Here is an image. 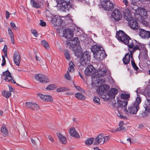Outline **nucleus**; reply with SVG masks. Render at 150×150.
Returning <instances> with one entry per match:
<instances>
[{
  "label": "nucleus",
  "instance_id": "obj_43",
  "mask_svg": "<svg viewBox=\"0 0 150 150\" xmlns=\"http://www.w3.org/2000/svg\"><path fill=\"white\" fill-rule=\"evenodd\" d=\"M64 77L68 80H71V77L69 75V73L68 71H67V73L65 75Z\"/></svg>",
  "mask_w": 150,
  "mask_h": 150
},
{
  "label": "nucleus",
  "instance_id": "obj_54",
  "mask_svg": "<svg viewBox=\"0 0 150 150\" xmlns=\"http://www.w3.org/2000/svg\"><path fill=\"white\" fill-rule=\"evenodd\" d=\"M119 115H117L118 117H120L121 118H123L124 119H126V117L125 116H123L121 114L119 113Z\"/></svg>",
  "mask_w": 150,
  "mask_h": 150
},
{
  "label": "nucleus",
  "instance_id": "obj_48",
  "mask_svg": "<svg viewBox=\"0 0 150 150\" xmlns=\"http://www.w3.org/2000/svg\"><path fill=\"white\" fill-rule=\"evenodd\" d=\"M2 63H1V65L2 66H4L6 64V61L5 60V57L4 55H3L2 56Z\"/></svg>",
  "mask_w": 150,
  "mask_h": 150
},
{
  "label": "nucleus",
  "instance_id": "obj_24",
  "mask_svg": "<svg viewBox=\"0 0 150 150\" xmlns=\"http://www.w3.org/2000/svg\"><path fill=\"white\" fill-rule=\"evenodd\" d=\"M103 134H99L95 139V141L96 144L103 143Z\"/></svg>",
  "mask_w": 150,
  "mask_h": 150
},
{
  "label": "nucleus",
  "instance_id": "obj_2",
  "mask_svg": "<svg viewBox=\"0 0 150 150\" xmlns=\"http://www.w3.org/2000/svg\"><path fill=\"white\" fill-rule=\"evenodd\" d=\"M106 72L104 69H100L97 72H95L92 76V82L95 85L98 86L99 84H102L104 83V79L100 77L103 76L106 74Z\"/></svg>",
  "mask_w": 150,
  "mask_h": 150
},
{
  "label": "nucleus",
  "instance_id": "obj_20",
  "mask_svg": "<svg viewBox=\"0 0 150 150\" xmlns=\"http://www.w3.org/2000/svg\"><path fill=\"white\" fill-rule=\"evenodd\" d=\"M13 60L16 65L19 66L21 61V57L19 53L17 52H15L14 53Z\"/></svg>",
  "mask_w": 150,
  "mask_h": 150
},
{
  "label": "nucleus",
  "instance_id": "obj_8",
  "mask_svg": "<svg viewBox=\"0 0 150 150\" xmlns=\"http://www.w3.org/2000/svg\"><path fill=\"white\" fill-rule=\"evenodd\" d=\"M90 60V55L86 52H84L82 54L80 59V64L83 66H86L89 64Z\"/></svg>",
  "mask_w": 150,
  "mask_h": 150
},
{
  "label": "nucleus",
  "instance_id": "obj_10",
  "mask_svg": "<svg viewBox=\"0 0 150 150\" xmlns=\"http://www.w3.org/2000/svg\"><path fill=\"white\" fill-rule=\"evenodd\" d=\"M34 78L36 81L41 83H46L49 82L47 76L41 74H35Z\"/></svg>",
  "mask_w": 150,
  "mask_h": 150
},
{
  "label": "nucleus",
  "instance_id": "obj_39",
  "mask_svg": "<svg viewBox=\"0 0 150 150\" xmlns=\"http://www.w3.org/2000/svg\"><path fill=\"white\" fill-rule=\"evenodd\" d=\"M41 44L43 46L47 49H48L49 48V44L45 40H43L41 42Z\"/></svg>",
  "mask_w": 150,
  "mask_h": 150
},
{
  "label": "nucleus",
  "instance_id": "obj_7",
  "mask_svg": "<svg viewBox=\"0 0 150 150\" xmlns=\"http://www.w3.org/2000/svg\"><path fill=\"white\" fill-rule=\"evenodd\" d=\"M101 6L103 10L110 11L113 10V3L110 0H101Z\"/></svg>",
  "mask_w": 150,
  "mask_h": 150
},
{
  "label": "nucleus",
  "instance_id": "obj_15",
  "mask_svg": "<svg viewBox=\"0 0 150 150\" xmlns=\"http://www.w3.org/2000/svg\"><path fill=\"white\" fill-rule=\"evenodd\" d=\"M63 36L67 39H70L73 36V33L70 29H65L63 31Z\"/></svg>",
  "mask_w": 150,
  "mask_h": 150
},
{
  "label": "nucleus",
  "instance_id": "obj_21",
  "mask_svg": "<svg viewBox=\"0 0 150 150\" xmlns=\"http://www.w3.org/2000/svg\"><path fill=\"white\" fill-rule=\"evenodd\" d=\"M127 102L128 101L118 100L117 102L118 107L121 108V109H123L125 111L127 105Z\"/></svg>",
  "mask_w": 150,
  "mask_h": 150
},
{
  "label": "nucleus",
  "instance_id": "obj_29",
  "mask_svg": "<svg viewBox=\"0 0 150 150\" xmlns=\"http://www.w3.org/2000/svg\"><path fill=\"white\" fill-rule=\"evenodd\" d=\"M2 95L6 98H8L11 96V93L10 91L5 90L2 91Z\"/></svg>",
  "mask_w": 150,
  "mask_h": 150
},
{
  "label": "nucleus",
  "instance_id": "obj_14",
  "mask_svg": "<svg viewBox=\"0 0 150 150\" xmlns=\"http://www.w3.org/2000/svg\"><path fill=\"white\" fill-rule=\"evenodd\" d=\"M25 105L27 108L34 111H37L39 109V105L34 103L26 102L25 103Z\"/></svg>",
  "mask_w": 150,
  "mask_h": 150
},
{
  "label": "nucleus",
  "instance_id": "obj_36",
  "mask_svg": "<svg viewBox=\"0 0 150 150\" xmlns=\"http://www.w3.org/2000/svg\"><path fill=\"white\" fill-rule=\"evenodd\" d=\"M64 54L66 58L68 60L70 59V56L69 52L67 50H65L64 51Z\"/></svg>",
  "mask_w": 150,
  "mask_h": 150
},
{
  "label": "nucleus",
  "instance_id": "obj_5",
  "mask_svg": "<svg viewBox=\"0 0 150 150\" xmlns=\"http://www.w3.org/2000/svg\"><path fill=\"white\" fill-rule=\"evenodd\" d=\"M139 48H140L139 46L138 45H136V46H135L132 50H131L130 49H128V50L130 54H126L125 55V57L123 58L122 59L123 61L125 64H127L129 63L130 57L131 59V60H134L133 57V53L136 50H139Z\"/></svg>",
  "mask_w": 150,
  "mask_h": 150
},
{
  "label": "nucleus",
  "instance_id": "obj_58",
  "mask_svg": "<svg viewBox=\"0 0 150 150\" xmlns=\"http://www.w3.org/2000/svg\"><path fill=\"white\" fill-rule=\"evenodd\" d=\"M6 18L8 19L9 18V16H10V13H9V12L7 11H6Z\"/></svg>",
  "mask_w": 150,
  "mask_h": 150
},
{
  "label": "nucleus",
  "instance_id": "obj_25",
  "mask_svg": "<svg viewBox=\"0 0 150 150\" xmlns=\"http://www.w3.org/2000/svg\"><path fill=\"white\" fill-rule=\"evenodd\" d=\"M144 107L146 111L150 113V99H147L145 101Z\"/></svg>",
  "mask_w": 150,
  "mask_h": 150
},
{
  "label": "nucleus",
  "instance_id": "obj_17",
  "mask_svg": "<svg viewBox=\"0 0 150 150\" xmlns=\"http://www.w3.org/2000/svg\"><path fill=\"white\" fill-rule=\"evenodd\" d=\"M139 35L142 38L148 39L150 37V31H146L143 29H140Z\"/></svg>",
  "mask_w": 150,
  "mask_h": 150
},
{
  "label": "nucleus",
  "instance_id": "obj_6",
  "mask_svg": "<svg viewBox=\"0 0 150 150\" xmlns=\"http://www.w3.org/2000/svg\"><path fill=\"white\" fill-rule=\"evenodd\" d=\"M91 51L94 54L97 53L96 54L98 56V58H103L107 56L105 54V51L101 50L100 46L97 45H95L92 46L91 49Z\"/></svg>",
  "mask_w": 150,
  "mask_h": 150
},
{
  "label": "nucleus",
  "instance_id": "obj_62",
  "mask_svg": "<svg viewBox=\"0 0 150 150\" xmlns=\"http://www.w3.org/2000/svg\"><path fill=\"white\" fill-rule=\"evenodd\" d=\"M143 125L142 124L139 125L138 127V128L140 129L143 128Z\"/></svg>",
  "mask_w": 150,
  "mask_h": 150
},
{
  "label": "nucleus",
  "instance_id": "obj_30",
  "mask_svg": "<svg viewBox=\"0 0 150 150\" xmlns=\"http://www.w3.org/2000/svg\"><path fill=\"white\" fill-rule=\"evenodd\" d=\"M69 66V67L68 68V71L70 72H73L74 70V65L72 61L70 62Z\"/></svg>",
  "mask_w": 150,
  "mask_h": 150
},
{
  "label": "nucleus",
  "instance_id": "obj_34",
  "mask_svg": "<svg viewBox=\"0 0 150 150\" xmlns=\"http://www.w3.org/2000/svg\"><path fill=\"white\" fill-rule=\"evenodd\" d=\"M75 96L78 99L81 100H84L85 99V96L81 93H76L75 94Z\"/></svg>",
  "mask_w": 150,
  "mask_h": 150
},
{
  "label": "nucleus",
  "instance_id": "obj_37",
  "mask_svg": "<svg viewBox=\"0 0 150 150\" xmlns=\"http://www.w3.org/2000/svg\"><path fill=\"white\" fill-rule=\"evenodd\" d=\"M124 122H120L119 123V126L120 127L118 128L117 129L118 131H119L120 130L125 131L126 130L124 127H122V126L123 125Z\"/></svg>",
  "mask_w": 150,
  "mask_h": 150
},
{
  "label": "nucleus",
  "instance_id": "obj_38",
  "mask_svg": "<svg viewBox=\"0 0 150 150\" xmlns=\"http://www.w3.org/2000/svg\"><path fill=\"white\" fill-rule=\"evenodd\" d=\"M67 46L69 48H74V45L72 42V41L69 40L66 42Z\"/></svg>",
  "mask_w": 150,
  "mask_h": 150
},
{
  "label": "nucleus",
  "instance_id": "obj_27",
  "mask_svg": "<svg viewBox=\"0 0 150 150\" xmlns=\"http://www.w3.org/2000/svg\"><path fill=\"white\" fill-rule=\"evenodd\" d=\"M30 4L32 7L36 8H40L41 6V5L37 1L34 0H30Z\"/></svg>",
  "mask_w": 150,
  "mask_h": 150
},
{
  "label": "nucleus",
  "instance_id": "obj_47",
  "mask_svg": "<svg viewBox=\"0 0 150 150\" xmlns=\"http://www.w3.org/2000/svg\"><path fill=\"white\" fill-rule=\"evenodd\" d=\"M8 33L10 37H12V36H14L13 33L11 28H9L8 29Z\"/></svg>",
  "mask_w": 150,
  "mask_h": 150
},
{
  "label": "nucleus",
  "instance_id": "obj_44",
  "mask_svg": "<svg viewBox=\"0 0 150 150\" xmlns=\"http://www.w3.org/2000/svg\"><path fill=\"white\" fill-rule=\"evenodd\" d=\"M10 25L11 28H13L15 30H17L18 29V28L16 27L15 23L14 22H11Z\"/></svg>",
  "mask_w": 150,
  "mask_h": 150
},
{
  "label": "nucleus",
  "instance_id": "obj_51",
  "mask_svg": "<svg viewBox=\"0 0 150 150\" xmlns=\"http://www.w3.org/2000/svg\"><path fill=\"white\" fill-rule=\"evenodd\" d=\"M110 137L109 136H107L106 137H103V143L105 142H107L109 139Z\"/></svg>",
  "mask_w": 150,
  "mask_h": 150
},
{
  "label": "nucleus",
  "instance_id": "obj_55",
  "mask_svg": "<svg viewBox=\"0 0 150 150\" xmlns=\"http://www.w3.org/2000/svg\"><path fill=\"white\" fill-rule=\"evenodd\" d=\"M48 138L52 142H53L54 141V140L52 137L50 135H49L48 136Z\"/></svg>",
  "mask_w": 150,
  "mask_h": 150
},
{
  "label": "nucleus",
  "instance_id": "obj_23",
  "mask_svg": "<svg viewBox=\"0 0 150 150\" xmlns=\"http://www.w3.org/2000/svg\"><path fill=\"white\" fill-rule=\"evenodd\" d=\"M118 90L115 88H112L108 92V96L110 98H114L117 93Z\"/></svg>",
  "mask_w": 150,
  "mask_h": 150
},
{
  "label": "nucleus",
  "instance_id": "obj_33",
  "mask_svg": "<svg viewBox=\"0 0 150 150\" xmlns=\"http://www.w3.org/2000/svg\"><path fill=\"white\" fill-rule=\"evenodd\" d=\"M130 97V95L129 94H126L125 93H122L121 95V99L125 100V101H128V99Z\"/></svg>",
  "mask_w": 150,
  "mask_h": 150
},
{
  "label": "nucleus",
  "instance_id": "obj_3",
  "mask_svg": "<svg viewBox=\"0 0 150 150\" xmlns=\"http://www.w3.org/2000/svg\"><path fill=\"white\" fill-rule=\"evenodd\" d=\"M124 17L128 21L129 25L131 28L135 30L139 28V26L138 22L131 17V15L130 13L127 12L125 13Z\"/></svg>",
  "mask_w": 150,
  "mask_h": 150
},
{
  "label": "nucleus",
  "instance_id": "obj_16",
  "mask_svg": "<svg viewBox=\"0 0 150 150\" xmlns=\"http://www.w3.org/2000/svg\"><path fill=\"white\" fill-rule=\"evenodd\" d=\"M103 87L100 86L98 87L97 89V93L99 95L100 97L104 99L105 100L108 98H109L107 97V96L105 94L104 90Z\"/></svg>",
  "mask_w": 150,
  "mask_h": 150
},
{
  "label": "nucleus",
  "instance_id": "obj_45",
  "mask_svg": "<svg viewBox=\"0 0 150 150\" xmlns=\"http://www.w3.org/2000/svg\"><path fill=\"white\" fill-rule=\"evenodd\" d=\"M100 86L103 87L104 91L108 90L109 88V86L107 84L102 85Z\"/></svg>",
  "mask_w": 150,
  "mask_h": 150
},
{
  "label": "nucleus",
  "instance_id": "obj_18",
  "mask_svg": "<svg viewBox=\"0 0 150 150\" xmlns=\"http://www.w3.org/2000/svg\"><path fill=\"white\" fill-rule=\"evenodd\" d=\"M95 68L91 65L88 66L86 68L85 71V74L87 76L95 74Z\"/></svg>",
  "mask_w": 150,
  "mask_h": 150
},
{
  "label": "nucleus",
  "instance_id": "obj_42",
  "mask_svg": "<svg viewBox=\"0 0 150 150\" xmlns=\"http://www.w3.org/2000/svg\"><path fill=\"white\" fill-rule=\"evenodd\" d=\"M56 87V86L53 84H50L46 88V89L48 90H53Z\"/></svg>",
  "mask_w": 150,
  "mask_h": 150
},
{
  "label": "nucleus",
  "instance_id": "obj_28",
  "mask_svg": "<svg viewBox=\"0 0 150 150\" xmlns=\"http://www.w3.org/2000/svg\"><path fill=\"white\" fill-rule=\"evenodd\" d=\"M71 40L72 41V42L74 47L79 45V41L78 38H74L73 40Z\"/></svg>",
  "mask_w": 150,
  "mask_h": 150
},
{
  "label": "nucleus",
  "instance_id": "obj_13",
  "mask_svg": "<svg viewBox=\"0 0 150 150\" xmlns=\"http://www.w3.org/2000/svg\"><path fill=\"white\" fill-rule=\"evenodd\" d=\"M51 22L54 25L60 26L62 22L61 19L58 17L57 15H52Z\"/></svg>",
  "mask_w": 150,
  "mask_h": 150
},
{
  "label": "nucleus",
  "instance_id": "obj_64",
  "mask_svg": "<svg viewBox=\"0 0 150 150\" xmlns=\"http://www.w3.org/2000/svg\"><path fill=\"white\" fill-rule=\"evenodd\" d=\"M93 149L94 150H102L101 149H100L98 148V147H94Z\"/></svg>",
  "mask_w": 150,
  "mask_h": 150
},
{
  "label": "nucleus",
  "instance_id": "obj_40",
  "mask_svg": "<svg viewBox=\"0 0 150 150\" xmlns=\"http://www.w3.org/2000/svg\"><path fill=\"white\" fill-rule=\"evenodd\" d=\"M93 101L94 103L97 105H99L100 104V99L99 98L96 97H94L93 98Z\"/></svg>",
  "mask_w": 150,
  "mask_h": 150
},
{
  "label": "nucleus",
  "instance_id": "obj_63",
  "mask_svg": "<svg viewBox=\"0 0 150 150\" xmlns=\"http://www.w3.org/2000/svg\"><path fill=\"white\" fill-rule=\"evenodd\" d=\"M9 91H12L13 90V88L11 86H9Z\"/></svg>",
  "mask_w": 150,
  "mask_h": 150
},
{
  "label": "nucleus",
  "instance_id": "obj_22",
  "mask_svg": "<svg viewBox=\"0 0 150 150\" xmlns=\"http://www.w3.org/2000/svg\"><path fill=\"white\" fill-rule=\"evenodd\" d=\"M57 135L59 141L63 144H66L67 142V140L66 137L59 132L57 133Z\"/></svg>",
  "mask_w": 150,
  "mask_h": 150
},
{
  "label": "nucleus",
  "instance_id": "obj_26",
  "mask_svg": "<svg viewBox=\"0 0 150 150\" xmlns=\"http://www.w3.org/2000/svg\"><path fill=\"white\" fill-rule=\"evenodd\" d=\"M138 88L137 89L136 92L137 93V96L135 100L133 103L135 105H136L139 107V105L141 102L142 99L139 95L138 94Z\"/></svg>",
  "mask_w": 150,
  "mask_h": 150
},
{
  "label": "nucleus",
  "instance_id": "obj_9",
  "mask_svg": "<svg viewBox=\"0 0 150 150\" xmlns=\"http://www.w3.org/2000/svg\"><path fill=\"white\" fill-rule=\"evenodd\" d=\"M139 109V108L138 106L135 105L133 104L132 105L128 107V110L127 109L125 110V114H136L138 110Z\"/></svg>",
  "mask_w": 150,
  "mask_h": 150
},
{
  "label": "nucleus",
  "instance_id": "obj_53",
  "mask_svg": "<svg viewBox=\"0 0 150 150\" xmlns=\"http://www.w3.org/2000/svg\"><path fill=\"white\" fill-rule=\"evenodd\" d=\"M145 96L147 99H149V98H150V91L147 92Z\"/></svg>",
  "mask_w": 150,
  "mask_h": 150
},
{
  "label": "nucleus",
  "instance_id": "obj_31",
  "mask_svg": "<svg viewBox=\"0 0 150 150\" xmlns=\"http://www.w3.org/2000/svg\"><path fill=\"white\" fill-rule=\"evenodd\" d=\"M69 89L68 88L62 87L58 88L57 89V91L58 92H61L69 91Z\"/></svg>",
  "mask_w": 150,
  "mask_h": 150
},
{
  "label": "nucleus",
  "instance_id": "obj_57",
  "mask_svg": "<svg viewBox=\"0 0 150 150\" xmlns=\"http://www.w3.org/2000/svg\"><path fill=\"white\" fill-rule=\"evenodd\" d=\"M122 2L125 4L126 6H128V2L127 0H123Z\"/></svg>",
  "mask_w": 150,
  "mask_h": 150
},
{
  "label": "nucleus",
  "instance_id": "obj_61",
  "mask_svg": "<svg viewBox=\"0 0 150 150\" xmlns=\"http://www.w3.org/2000/svg\"><path fill=\"white\" fill-rule=\"evenodd\" d=\"M69 131H76V129L73 127L70 128L69 129Z\"/></svg>",
  "mask_w": 150,
  "mask_h": 150
},
{
  "label": "nucleus",
  "instance_id": "obj_59",
  "mask_svg": "<svg viewBox=\"0 0 150 150\" xmlns=\"http://www.w3.org/2000/svg\"><path fill=\"white\" fill-rule=\"evenodd\" d=\"M44 0H37V1L42 6Z\"/></svg>",
  "mask_w": 150,
  "mask_h": 150
},
{
  "label": "nucleus",
  "instance_id": "obj_56",
  "mask_svg": "<svg viewBox=\"0 0 150 150\" xmlns=\"http://www.w3.org/2000/svg\"><path fill=\"white\" fill-rule=\"evenodd\" d=\"M1 134L4 137L7 136L8 134V132H1Z\"/></svg>",
  "mask_w": 150,
  "mask_h": 150
},
{
  "label": "nucleus",
  "instance_id": "obj_60",
  "mask_svg": "<svg viewBox=\"0 0 150 150\" xmlns=\"http://www.w3.org/2000/svg\"><path fill=\"white\" fill-rule=\"evenodd\" d=\"M11 38V42L13 44H14V36L12 37H10Z\"/></svg>",
  "mask_w": 150,
  "mask_h": 150
},
{
  "label": "nucleus",
  "instance_id": "obj_50",
  "mask_svg": "<svg viewBox=\"0 0 150 150\" xmlns=\"http://www.w3.org/2000/svg\"><path fill=\"white\" fill-rule=\"evenodd\" d=\"M8 130L5 125L2 126L1 128V131H7Z\"/></svg>",
  "mask_w": 150,
  "mask_h": 150
},
{
  "label": "nucleus",
  "instance_id": "obj_32",
  "mask_svg": "<svg viewBox=\"0 0 150 150\" xmlns=\"http://www.w3.org/2000/svg\"><path fill=\"white\" fill-rule=\"evenodd\" d=\"M93 140V138H88L85 141V144L87 146H90L92 144Z\"/></svg>",
  "mask_w": 150,
  "mask_h": 150
},
{
  "label": "nucleus",
  "instance_id": "obj_11",
  "mask_svg": "<svg viewBox=\"0 0 150 150\" xmlns=\"http://www.w3.org/2000/svg\"><path fill=\"white\" fill-rule=\"evenodd\" d=\"M3 75L5 76L4 80L6 82H10L13 83H16V82L13 79L11 73L8 70L3 72Z\"/></svg>",
  "mask_w": 150,
  "mask_h": 150
},
{
  "label": "nucleus",
  "instance_id": "obj_4",
  "mask_svg": "<svg viewBox=\"0 0 150 150\" xmlns=\"http://www.w3.org/2000/svg\"><path fill=\"white\" fill-rule=\"evenodd\" d=\"M57 3L59 4L60 10L63 12H66L71 8H73V6L69 1H66L65 0H57Z\"/></svg>",
  "mask_w": 150,
  "mask_h": 150
},
{
  "label": "nucleus",
  "instance_id": "obj_35",
  "mask_svg": "<svg viewBox=\"0 0 150 150\" xmlns=\"http://www.w3.org/2000/svg\"><path fill=\"white\" fill-rule=\"evenodd\" d=\"M70 134L71 137L77 139L80 138V136L77 132H69Z\"/></svg>",
  "mask_w": 150,
  "mask_h": 150
},
{
  "label": "nucleus",
  "instance_id": "obj_19",
  "mask_svg": "<svg viewBox=\"0 0 150 150\" xmlns=\"http://www.w3.org/2000/svg\"><path fill=\"white\" fill-rule=\"evenodd\" d=\"M37 95L43 101L51 102L53 100V98L50 96L44 95L40 93H38Z\"/></svg>",
  "mask_w": 150,
  "mask_h": 150
},
{
  "label": "nucleus",
  "instance_id": "obj_1",
  "mask_svg": "<svg viewBox=\"0 0 150 150\" xmlns=\"http://www.w3.org/2000/svg\"><path fill=\"white\" fill-rule=\"evenodd\" d=\"M116 37L117 39L127 45L129 48L133 49L136 45H138L140 43H137L135 40H132L130 37L126 34L122 30H120L117 32Z\"/></svg>",
  "mask_w": 150,
  "mask_h": 150
},
{
  "label": "nucleus",
  "instance_id": "obj_41",
  "mask_svg": "<svg viewBox=\"0 0 150 150\" xmlns=\"http://www.w3.org/2000/svg\"><path fill=\"white\" fill-rule=\"evenodd\" d=\"M131 64L132 66L134 69L136 70H137L138 69V67L137 66L136 64L135 63L134 61L133 60H131Z\"/></svg>",
  "mask_w": 150,
  "mask_h": 150
},
{
  "label": "nucleus",
  "instance_id": "obj_12",
  "mask_svg": "<svg viewBox=\"0 0 150 150\" xmlns=\"http://www.w3.org/2000/svg\"><path fill=\"white\" fill-rule=\"evenodd\" d=\"M111 17L115 21H118L122 18V15L117 9H115L111 13Z\"/></svg>",
  "mask_w": 150,
  "mask_h": 150
},
{
  "label": "nucleus",
  "instance_id": "obj_49",
  "mask_svg": "<svg viewBox=\"0 0 150 150\" xmlns=\"http://www.w3.org/2000/svg\"><path fill=\"white\" fill-rule=\"evenodd\" d=\"M32 33L33 34L34 36L37 37L38 35V34L37 31L35 30H31Z\"/></svg>",
  "mask_w": 150,
  "mask_h": 150
},
{
  "label": "nucleus",
  "instance_id": "obj_46",
  "mask_svg": "<svg viewBox=\"0 0 150 150\" xmlns=\"http://www.w3.org/2000/svg\"><path fill=\"white\" fill-rule=\"evenodd\" d=\"M7 46L6 45H5L4 46V48L3 49V51L4 52V54L5 56H7Z\"/></svg>",
  "mask_w": 150,
  "mask_h": 150
},
{
  "label": "nucleus",
  "instance_id": "obj_52",
  "mask_svg": "<svg viewBox=\"0 0 150 150\" xmlns=\"http://www.w3.org/2000/svg\"><path fill=\"white\" fill-rule=\"evenodd\" d=\"M40 24L42 26H45L46 25L45 22L42 20H40Z\"/></svg>",
  "mask_w": 150,
  "mask_h": 150
}]
</instances>
